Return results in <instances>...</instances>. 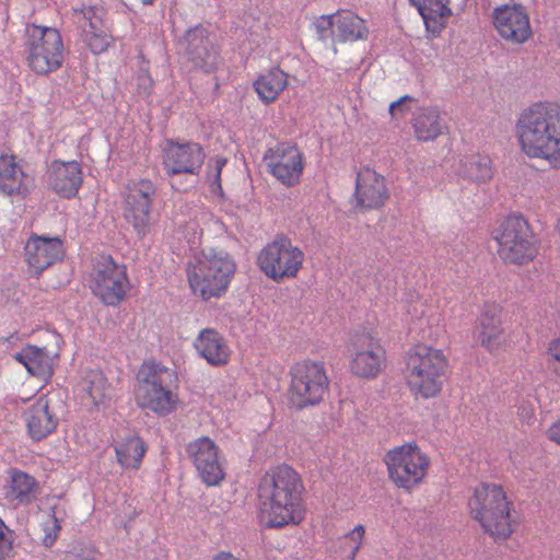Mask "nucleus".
I'll list each match as a JSON object with an SVG mask.
<instances>
[{
  "instance_id": "f257e3e1",
  "label": "nucleus",
  "mask_w": 560,
  "mask_h": 560,
  "mask_svg": "<svg viewBox=\"0 0 560 560\" xmlns=\"http://www.w3.org/2000/svg\"><path fill=\"white\" fill-rule=\"evenodd\" d=\"M305 487L300 474L282 464L270 468L258 486V518L266 528L298 526L306 518Z\"/></svg>"
},
{
  "instance_id": "f03ea898",
  "label": "nucleus",
  "mask_w": 560,
  "mask_h": 560,
  "mask_svg": "<svg viewBox=\"0 0 560 560\" xmlns=\"http://www.w3.org/2000/svg\"><path fill=\"white\" fill-rule=\"evenodd\" d=\"M522 151L560 170V104L536 102L520 114L515 125Z\"/></svg>"
},
{
  "instance_id": "7ed1b4c3",
  "label": "nucleus",
  "mask_w": 560,
  "mask_h": 560,
  "mask_svg": "<svg viewBox=\"0 0 560 560\" xmlns=\"http://www.w3.org/2000/svg\"><path fill=\"white\" fill-rule=\"evenodd\" d=\"M448 371L444 350L417 343L404 355V378L411 396L419 400L438 398L443 390Z\"/></svg>"
},
{
  "instance_id": "20e7f679",
  "label": "nucleus",
  "mask_w": 560,
  "mask_h": 560,
  "mask_svg": "<svg viewBox=\"0 0 560 560\" xmlns=\"http://www.w3.org/2000/svg\"><path fill=\"white\" fill-rule=\"evenodd\" d=\"M236 261L223 249L202 250L187 264L186 276L192 294L203 301L226 294L236 273Z\"/></svg>"
},
{
  "instance_id": "39448f33",
  "label": "nucleus",
  "mask_w": 560,
  "mask_h": 560,
  "mask_svg": "<svg viewBox=\"0 0 560 560\" xmlns=\"http://www.w3.org/2000/svg\"><path fill=\"white\" fill-rule=\"evenodd\" d=\"M135 401L159 417L175 412L179 406L177 374L160 362H144L137 374Z\"/></svg>"
},
{
  "instance_id": "423d86ee",
  "label": "nucleus",
  "mask_w": 560,
  "mask_h": 560,
  "mask_svg": "<svg viewBox=\"0 0 560 560\" xmlns=\"http://www.w3.org/2000/svg\"><path fill=\"white\" fill-rule=\"evenodd\" d=\"M467 506L471 518L494 541H504L512 535L513 502L501 485L480 483L475 488Z\"/></svg>"
},
{
  "instance_id": "0eeeda50",
  "label": "nucleus",
  "mask_w": 560,
  "mask_h": 560,
  "mask_svg": "<svg viewBox=\"0 0 560 560\" xmlns=\"http://www.w3.org/2000/svg\"><path fill=\"white\" fill-rule=\"evenodd\" d=\"M383 463L392 485L407 493H411L425 482L431 468L429 454L416 441L387 450Z\"/></svg>"
},
{
  "instance_id": "6e6552de",
  "label": "nucleus",
  "mask_w": 560,
  "mask_h": 560,
  "mask_svg": "<svg viewBox=\"0 0 560 560\" xmlns=\"http://www.w3.org/2000/svg\"><path fill=\"white\" fill-rule=\"evenodd\" d=\"M498 256L508 264L524 265L538 255L539 245L529 222L522 214L505 217L492 232Z\"/></svg>"
},
{
  "instance_id": "1a4fd4ad",
  "label": "nucleus",
  "mask_w": 560,
  "mask_h": 560,
  "mask_svg": "<svg viewBox=\"0 0 560 560\" xmlns=\"http://www.w3.org/2000/svg\"><path fill=\"white\" fill-rule=\"evenodd\" d=\"M24 48L26 65L37 75H48L63 65V40L60 32L55 27L28 25Z\"/></svg>"
},
{
  "instance_id": "9d476101",
  "label": "nucleus",
  "mask_w": 560,
  "mask_h": 560,
  "mask_svg": "<svg viewBox=\"0 0 560 560\" xmlns=\"http://www.w3.org/2000/svg\"><path fill=\"white\" fill-rule=\"evenodd\" d=\"M289 375V401L294 408L301 410L324 400L330 382L323 361H298L290 368Z\"/></svg>"
},
{
  "instance_id": "9b49d317",
  "label": "nucleus",
  "mask_w": 560,
  "mask_h": 560,
  "mask_svg": "<svg viewBox=\"0 0 560 560\" xmlns=\"http://www.w3.org/2000/svg\"><path fill=\"white\" fill-rule=\"evenodd\" d=\"M304 252L293 245L285 235H277L258 253L257 265L260 270L276 282L295 278L302 269Z\"/></svg>"
},
{
  "instance_id": "f8f14e48",
  "label": "nucleus",
  "mask_w": 560,
  "mask_h": 560,
  "mask_svg": "<svg viewBox=\"0 0 560 560\" xmlns=\"http://www.w3.org/2000/svg\"><path fill=\"white\" fill-rule=\"evenodd\" d=\"M262 163L278 183L292 188L302 182L306 159L295 143L278 142L265 151Z\"/></svg>"
},
{
  "instance_id": "ddd939ff",
  "label": "nucleus",
  "mask_w": 560,
  "mask_h": 560,
  "mask_svg": "<svg viewBox=\"0 0 560 560\" xmlns=\"http://www.w3.org/2000/svg\"><path fill=\"white\" fill-rule=\"evenodd\" d=\"M91 289L104 304L118 305L129 290L126 266L118 265L112 257H102L91 272Z\"/></svg>"
},
{
  "instance_id": "4468645a",
  "label": "nucleus",
  "mask_w": 560,
  "mask_h": 560,
  "mask_svg": "<svg viewBox=\"0 0 560 560\" xmlns=\"http://www.w3.org/2000/svg\"><path fill=\"white\" fill-rule=\"evenodd\" d=\"M386 366V350L370 332L357 334L350 345V370L361 378H375Z\"/></svg>"
},
{
  "instance_id": "2eb2a0df",
  "label": "nucleus",
  "mask_w": 560,
  "mask_h": 560,
  "mask_svg": "<svg viewBox=\"0 0 560 560\" xmlns=\"http://www.w3.org/2000/svg\"><path fill=\"white\" fill-rule=\"evenodd\" d=\"M155 194V185L150 179L132 180L126 187L122 203L124 218L141 237L149 232L150 214Z\"/></svg>"
},
{
  "instance_id": "dca6fc26",
  "label": "nucleus",
  "mask_w": 560,
  "mask_h": 560,
  "mask_svg": "<svg viewBox=\"0 0 560 560\" xmlns=\"http://www.w3.org/2000/svg\"><path fill=\"white\" fill-rule=\"evenodd\" d=\"M315 30L322 39L330 35L337 43H354L369 36L366 21L350 10H338L323 14L314 21Z\"/></svg>"
},
{
  "instance_id": "f3484780",
  "label": "nucleus",
  "mask_w": 560,
  "mask_h": 560,
  "mask_svg": "<svg viewBox=\"0 0 560 560\" xmlns=\"http://www.w3.org/2000/svg\"><path fill=\"white\" fill-rule=\"evenodd\" d=\"M206 160V152L198 142L166 141L162 151V166L166 175H198Z\"/></svg>"
},
{
  "instance_id": "a211bd4d",
  "label": "nucleus",
  "mask_w": 560,
  "mask_h": 560,
  "mask_svg": "<svg viewBox=\"0 0 560 560\" xmlns=\"http://www.w3.org/2000/svg\"><path fill=\"white\" fill-rule=\"evenodd\" d=\"M474 340L491 354H500L509 348V337L504 328L503 308L498 304L483 307L474 330Z\"/></svg>"
},
{
  "instance_id": "6ab92c4d",
  "label": "nucleus",
  "mask_w": 560,
  "mask_h": 560,
  "mask_svg": "<svg viewBox=\"0 0 560 560\" xmlns=\"http://www.w3.org/2000/svg\"><path fill=\"white\" fill-rule=\"evenodd\" d=\"M66 254L63 240L59 236H45L32 233L24 244V261L28 272L39 277L44 270L58 261Z\"/></svg>"
},
{
  "instance_id": "aec40b11",
  "label": "nucleus",
  "mask_w": 560,
  "mask_h": 560,
  "mask_svg": "<svg viewBox=\"0 0 560 560\" xmlns=\"http://www.w3.org/2000/svg\"><path fill=\"white\" fill-rule=\"evenodd\" d=\"M188 457L194 463L199 477L207 486H217L224 479V470L215 442L201 436L186 446Z\"/></svg>"
},
{
  "instance_id": "412c9836",
  "label": "nucleus",
  "mask_w": 560,
  "mask_h": 560,
  "mask_svg": "<svg viewBox=\"0 0 560 560\" xmlns=\"http://www.w3.org/2000/svg\"><path fill=\"white\" fill-rule=\"evenodd\" d=\"M354 206L361 210H378L389 199V191L383 175L375 170L361 167L355 177Z\"/></svg>"
},
{
  "instance_id": "4be33fe9",
  "label": "nucleus",
  "mask_w": 560,
  "mask_h": 560,
  "mask_svg": "<svg viewBox=\"0 0 560 560\" xmlns=\"http://www.w3.org/2000/svg\"><path fill=\"white\" fill-rule=\"evenodd\" d=\"M494 28L505 40L523 44L532 36L529 16L521 4H503L492 12Z\"/></svg>"
},
{
  "instance_id": "5701e85b",
  "label": "nucleus",
  "mask_w": 560,
  "mask_h": 560,
  "mask_svg": "<svg viewBox=\"0 0 560 560\" xmlns=\"http://www.w3.org/2000/svg\"><path fill=\"white\" fill-rule=\"evenodd\" d=\"M32 186L33 179L22 160L14 154H0V196L22 200L30 195Z\"/></svg>"
},
{
  "instance_id": "b1692460",
  "label": "nucleus",
  "mask_w": 560,
  "mask_h": 560,
  "mask_svg": "<svg viewBox=\"0 0 560 560\" xmlns=\"http://www.w3.org/2000/svg\"><path fill=\"white\" fill-rule=\"evenodd\" d=\"M185 39L187 42V54L191 62L210 72L218 68L220 63V48L209 37L206 27L198 25L187 31Z\"/></svg>"
},
{
  "instance_id": "393cba45",
  "label": "nucleus",
  "mask_w": 560,
  "mask_h": 560,
  "mask_svg": "<svg viewBox=\"0 0 560 560\" xmlns=\"http://www.w3.org/2000/svg\"><path fill=\"white\" fill-rule=\"evenodd\" d=\"M48 184L62 198H73L83 184V170L75 161L54 160L47 172Z\"/></svg>"
},
{
  "instance_id": "a878e982",
  "label": "nucleus",
  "mask_w": 560,
  "mask_h": 560,
  "mask_svg": "<svg viewBox=\"0 0 560 560\" xmlns=\"http://www.w3.org/2000/svg\"><path fill=\"white\" fill-rule=\"evenodd\" d=\"M23 420L27 435L35 442L48 438L58 427V418L50 408L49 399L45 396H40L26 408Z\"/></svg>"
},
{
  "instance_id": "bb28decb",
  "label": "nucleus",
  "mask_w": 560,
  "mask_h": 560,
  "mask_svg": "<svg viewBox=\"0 0 560 560\" xmlns=\"http://www.w3.org/2000/svg\"><path fill=\"white\" fill-rule=\"evenodd\" d=\"M197 353L212 366H224L230 362L231 349L225 338L214 328H203L194 340Z\"/></svg>"
},
{
  "instance_id": "cd10ccee",
  "label": "nucleus",
  "mask_w": 560,
  "mask_h": 560,
  "mask_svg": "<svg viewBox=\"0 0 560 560\" xmlns=\"http://www.w3.org/2000/svg\"><path fill=\"white\" fill-rule=\"evenodd\" d=\"M39 483L31 475L16 468L9 471V480L5 486V498L18 505L33 503L39 494Z\"/></svg>"
},
{
  "instance_id": "c85d7f7f",
  "label": "nucleus",
  "mask_w": 560,
  "mask_h": 560,
  "mask_svg": "<svg viewBox=\"0 0 560 560\" xmlns=\"http://www.w3.org/2000/svg\"><path fill=\"white\" fill-rule=\"evenodd\" d=\"M411 126L418 141H434L447 131V126L436 107H421L413 115Z\"/></svg>"
},
{
  "instance_id": "c756f323",
  "label": "nucleus",
  "mask_w": 560,
  "mask_h": 560,
  "mask_svg": "<svg viewBox=\"0 0 560 560\" xmlns=\"http://www.w3.org/2000/svg\"><path fill=\"white\" fill-rule=\"evenodd\" d=\"M13 358L24 365L30 374L40 380L47 381L54 374V360L44 348L27 345Z\"/></svg>"
},
{
  "instance_id": "7c9ffc66",
  "label": "nucleus",
  "mask_w": 560,
  "mask_h": 560,
  "mask_svg": "<svg viewBox=\"0 0 560 560\" xmlns=\"http://www.w3.org/2000/svg\"><path fill=\"white\" fill-rule=\"evenodd\" d=\"M79 387L96 410L105 408L112 398L110 385L101 370L85 371Z\"/></svg>"
},
{
  "instance_id": "2f4dec72",
  "label": "nucleus",
  "mask_w": 560,
  "mask_h": 560,
  "mask_svg": "<svg viewBox=\"0 0 560 560\" xmlns=\"http://www.w3.org/2000/svg\"><path fill=\"white\" fill-rule=\"evenodd\" d=\"M114 450L118 464L124 469L137 470L147 453V444L137 434H128L114 441Z\"/></svg>"
},
{
  "instance_id": "473e14b6",
  "label": "nucleus",
  "mask_w": 560,
  "mask_h": 560,
  "mask_svg": "<svg viewBox=\"0 0 560 560\" xmlns=\"http://www.w3.org/2000/svg\"><path fill=\"white\" fill-rule=\"evenodd\" d=\"M417 8L424 25L432 34H439L452 15L450 0H409Z\"/></svg>"
},
{
  "instance_id": "72a5a7b5",
  "label": "nucleus",
  "mask_w": 560,
  "mask_h": 560,
  "mask_svg": "<svg viewBox=\"0 0 560 560\" xmlns=\"http://www.w3.org/2000/svg\"><path fill=\"white\" fill-rule=\"evenodd\" d=\"M288 85V74L278 67L260 74L253 83L259 100L265 104L275 102Z\"/></svg>"
},
{
  "instance_id": "f704fd0d",
  "label": "nucleus",
  "mask_w": 560,
  "mask_h": 560,
  "mask_svg": "<svg viewBox=\"0 0 560 560\" xmlns=\"http://www.w3.org/2000/svg\"><path fill=\"white\" fill-rule=\"evenodd\" d=\"M457 175L477 184H485L492 179V161L487 155L472 153L460 158L457 166Z\"/></svg>"
},
{
  "instance_id": "c9c22d12",
  "label": "nucleus",
  "mask_w": 560,
  "mask_h": 560,
  "mask_svg": "<svg viewBox=\"0 0 560 560\" xmlns=\"http://www.w3.org/2000/svg\"><path fill=\"white\" fill-rule=\"evenodd\" d=\"M82 37L86 46L95 55L105 52L113 43V37L105 25L96 30L83 31Z\"/></svg>"
},
{
  "instance_id": "e433bc0d",
  "label": "nucleus",
  "mask_w": 560,
  "mask_h": 560,
  "mask_svg": "<svg viewBox=\"0 0 560 560\" xmlns=\"http://www.w3.org/2000/svg\"><path fill=\"white\" fill-rule=\"evenodd\" d=\"M74 13L78 16V22L80 23L82 32L86 30H96L100 26L105 25V11L102 7L83 5L81 9H75Z\"/></svg>"
},
{
  "instance_id": "4c0bfd02",
  "label": "nucleus",
  "mask_w": 560,
  "mask_h": 560,
  "mask_svg": "<svg viewBox=\"0 0 560 560\" xmlns=\"http://www.w3.org/2000/svg\"><path fill=\"white\" fill-rule=\"evenodd\" d=\"M226 163V158L217 155L211 158L207 165L206 180L210 190L219 196L223 195L221 173Z\"/></svg>"
},
{
  "instance_id": "58836bf2",
  "label": "nucleus",
  "mask_w": 560,
  "mask_h": 560,
  "mask_svg": "<svg viewBox=\"0 0 560 560\" xmlns=\"http://www.w3.org/2000/svg\"><path fill=\"white\" fill-rule=\"evenodd\" d=\"M43 517L40 523L42 530L44 532L42 542L46 547H51L57 540L61 526L54 511H49Z\"/></svg>"
},
{
  "instance_id": "ea45409f",
  "label": "nucleus",
  "mask_w": 560,
  "mask_h": 560,
  "mask_svg": "<svg viewBox=\"0 0 560 560\" xmlns=\"http://www.w3.org/2000/svg\"><path fill=\"white\" fill-rule=\"evenodd\" d=\"M545 360L551 374L560 381V337L553 338L548 342Z\"/></svg>"
},
{
  "instance_id": "a19ab883",
  "label": "nucleus",
  "mask_w": 560,
  "mask_h": 560,
  "mask_svg": "<svg viewBox=\"0 0 560 560\" xmlns=\"http://www.w3.org/2000/svg\"><path fill=\"white\" fill-rule=\"evenodd\" d=\"M13 530L0 517V560H9L13 556Z\"/></svg>"
},
{
  "instance_id": "79ce46f5",
  "label": "nucleus",
  "mask_w": 560,
  "mask_h": 560,
  "mask_svg": "<svg viewBox=\"0 0 560 560\" xmlns=\"http://www.w3.org/2000/svg\"><path fill=\"white\" fill-rule=\"evenodd\" d=\"M365 535V527L362 524L354 526L352 530L345 535V538L351 541L349 560H355L359 550L362 547L363 538Z\"/></svg>"
},
{
  "instance_id": "37998d69",
  "label": "nucleus",
  "mask_w": 560,
  "mask_h": 560,
  "mask_svg": "<svg viewBox=\"0 0 560 560\" xmlns=\"http://www.w3.org/2000/svg\"><path fill=\"white\" fill-rule=\"evenodd\" d=\"M415 102V98L409 95H404L399 100L393 102L389 106V114L392 118H401L408 114L411 107L408 103Z\"/></svg>"
},
{
  "instance_id": "c03bdc74",
  "label": "nucleus",
  "mask_w": 560,
  "mask_h": 560,
  "mask_svg": "<svg viewBox=\"0 0 560 560\" xmlns=\"http://www.w3.org/2000/svg\"><path fill=\"white\" fill-rule=\"evenodd\" d=\"M63 560H97L96 553L92 550H71L66 552Z\"/></svg>"
},
{
  "instance_id": "a18cd8bd",
  "label": "nucleus",
  "mask_w": 560,
  "mask_h": 560,
  "mask_svg": "<svg viewBox=\"0 0 560 560\" xmlns=\"http://www.w3.org/2000/svg\"><path fill=\"white\" fill-rule=\"evenodd\" d=\"M517 415L523 423L532 424L535 421V410L528 404H522L518 407Z\"/></svg>"
},
{
  "instance_id": "49530a36",
  "label": "nucleus",
  "mask_w": 560,
  "mask_h": 560,
  "mask_svg": "<svg viewBox=\"0 0 560 560\" xmlns=\"http://www.w3.org/2000/svg\"><path fill=\"white\" fill-rule=\"evenodd\" d=\"M546 436L549 441L560 446V417L548 427Z\"/></svg>"
},
{
  "instance_id": "de8ad7c7",
  "label": "nucleus",
  "mask_w": 560,
  "mask_h": 560,
  "mask_svg": "<svg viewBox=\"0 0 560 560\" xmlns=\"http://www.w3.org/2000/svg\"><path fill=\"white\" fill-rule=\"evenodd\" d=\"M143 4H151L154 0H140Z\"/></svg>"
},
{
  "instance_id": "09e8293b",
  "label": "nucleus",
  "mask_w": 560,
  "mask_h": 560,
  "mask_svg": "<svg viewBox=\"0 0 560 560\" xmlns=\"http://www.w3.org/2000/svg\"><path fill=\"white\" fill-rule=\"evenodd\" d=\"M557 231H558V233L560 235V219L558 220V223H557Z\"/></svg>"
},
{
  "instance_id": "8fccbe9b",
  "label": "nucleus",
  "mask_w": 560,
  "mask_h": 560,
  "mask_svg": "<svg viewBox=\"0 0 560 560\" xmlns=\"http://www.w3.org/2000/svg\"><path fill=\"white\" fill-rule=\"evenodd\" d=\"M195 234L201 235L202 234V230L199 229L198 231H195Z\"/></svg>"
}]
</instances>
